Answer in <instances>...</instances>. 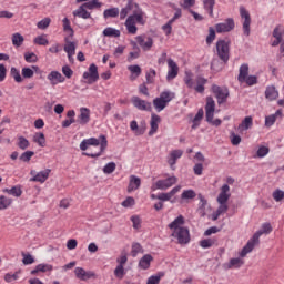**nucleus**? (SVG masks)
<instances>
[{
  "mask_svg": "<svg viewBox=\"0 0 284 284\" xmlns=\"http://www.w3.org/2000/svg\"><path fill=\"white\" fill-rule=\"evenodd\" d=\"M274 232V227H272V223L265 222L261 225V229L256 231L250 240V252H253L255 247L261 245V236H268Z\"/></svg>",
  "mask_w": 284,
  "mask_h": 284,
  "instance_id": "obj_1",
  "label": "nucleus"
},
{
  "mask_svg": "<svg viewBox=\"0 0 284 284\" xmlns=\"http://www.w3.org/2000/svg\"><path fill=\"white\" fill-rule=\"evenodd\" d=\"M85 141L89 145H100V151L98 153H84V156H90L91 159H99V156H101V154H103L108 149V138L103 134H101L99 139L90 138L85 139Z\"/></svg>",
  "mask_w": 284,
  "mask_h": 284,
  "instance_id": "obj_2",
  "label": "nucleus"
},
{
  "mask_svg": "<svg viewBox=\"0 0 284 284\" xmlns=\"http://www.w3.org/2000/svg\"><path fill=\"white\" fill-rule=\"evenodd\" d=\"M136 23L139 26H145V14H131L126 18L124 26L129 34H136V30H139V28H136Z\"/></svg>",
  "mask_w": 284,
  "mask_h": 284,
  "instance_id": "obj_3",
  "label": "nucleus"
},
{
  "mask_svg": "<svg viewBox=\"0 0 284 284\" xmlns=\"http://www.w3.org/2000/svg\"><path fill=\"white\" fill-rule=\"evenodd\" d=\"M216 52L220 61H222V65H227V62L230 61V42L217 40Z\"/></svg>",
  "mask_w": 284,
  "mask_h": 284,
  "instance_id": "obj_4",
  "label": "nucleus"
},
{
  "mask_svg": "<svg viewBox=\"0 0 284 284\" xmlns=\"http://www.w3.org/2000/svg\"><path fill=\"white\" fill-rule=\"evenodd\" d=\"M179 179L176 176H170L164 180H158L152 186L151 190L154 192V190H170L172 185H176V182Z\"/></svg>",
  "mask_w": 284,
  "mask_h": 284,
  "instance_id": "obj_5",
  "label": "nucleus"
},
{
  "mask_svg": "<svg viewBox=\"0 0 284 284\" xmlns=\"http://www.w3.org/2000/svg\"><path fill=\"white\" fill-rule=\"evenodd\" d=\"M212 92L217 99L219 105L227 102V97H230V90L227 88H221L220 85L213 84Z\"/></svg>",
  "mask_w": 284,
  "mask_h": 284,
  "instance_id": "obj_6",
  "label": "nucleus"
},
{
  "mask_svg": "<svg viewBox=\"0 0 284 284\" xmlns=\"http://www.w3.org/2000/svg\"><path fill=\"white\" fill-rule=\"evenodd\" d=\"M82 79H85L89 85L97 83L99 81V67L94 63L90 64L88 71L82 74Z\"/></svg>",
  "mask_w": 284,
  "mask_h": 284,
  "instance_id": "obj_7",
  "label": "nucleus"
},
{
  "mask_svg": "<svg viewBox=\"0 0 284 284\" xmlns=\"http://www.w3.org/2000/svg\"><path fill=\"white\" fill-rule=\"evenodd\" d=\"M171 236L178 239L180 245H187L190 243V230L187 227H179L178 231H173Z\"/></svg>",
  "mask_w": 284,
  "mask_h": 284,
  "instance_id": "obj_8",
  "label": "nucleus"
},
{
  "mask_svg": "<svg viewBox=\"0 0 284 284\" xmlns=\"http://www.w3.org/2000/svg\"><path fill=\"white\" fill-rule=\"evenodd\" d=\"M50 172H52L50 169H45L44 171H40L38 173L36 170H31L30 175L33 178H31L30 181L34 183H45L50 178Z\"/></svg>",
  "mask_w": 284,
  "mask_h": 284,
  "instance_id": "obj_9",
  "label": "nucleus"
},
{
  "mask_svg": "<svg viewBox=\"0 0 284 284\" xmlns=\"http://www.w3.org/2000/svg\"><path fill=\"white\" fill-rule=\"evenodd\" d=\"M131 102L134 105V108H136V110H141L142 112H152V102L142 100L136 95L131 98Z\"/></svg>",
  "mask_w": 284,
  "mask_h": 284,
  "instance_id": "obj_10",
  "label": "nucleus"
},
{
  "mask_svg": "<svg viewBox=\"0 0 284 284\" xmlns=\"http://www.w3.org/2000/svg\"><path fill=\"white\" fill-rule=\"evenodd\" d=\"M234 28L235 23L233 18H227L224 22L215 24V30L219 34L223 32H232Z\"/></svg>",
  "mask_w": 284,
  "mask_h": 284,
  "instance_id": "obj_11",
  "label": "nucleus"
},
{
  "mask_svg": "<svg viewBox=\"0 0 284 284\" xmlns=\"http://www.w3.org/2000/svg\"><path fill=\"white\" fill-rule=\"evenodd\" d=\"M237 81L241 83V85H243V83L250 85V65L247 63H244L240 67Z\"/></svg>",
  "mask_w": 284,
  "mask_h": 284,
  "instance_id": "obj_12",
  "label": "nucleus"
},
{
  "mask_svg": "<svg viewBox=\"0 0 284 284\" xmlns=\"http://www.w3.org/2000/svg\"><path fill=\"white\" fill-rule=\"evenodd\" d=\"M74 274L79 281H90V278H97V274L94 272L85 271L83 267H75Z\"/></svg>",
  "mask_w": 284,
  "mask_h": 284,
  "instance_id": "obj_13",
  "label": "nucleus"
},
{
  "mask_svg": "<svg viewBox=\"0 0 284 284\" xmlns=\"http://www.w3.org/2000/svg\"><path fill=\"white\" fill-rule=\"evenodd\" d=\"M240 16H241V19H244V22H243L244 34L245 37H250V11H247L245 7L241 6Z\"/></svg>",
  "mask_w": 284,
  "mask_h": 284,
  "instance_id": "obj_14",
  "label": "nucleus"
},
{
  "mask_svg": "<svg viewBox=\"0 0 284 284\" xmlns=\"http://www.w3.org/2000/svg\"><path fill=\"white\" fill-rule=\"evenodd\" d=\"M168 65H169V71L166 75V81H172L173 79H176L179 77V64L174 62L171 58L168 59Z\"/></svg>",
  "mask_w": 284,
  "mask_h": 284,
  "instance_id": "obj_15",
  "label": "nucleus"
},
{
  "mask_svg": "<svg viewBox=\"0 0 284 284\" xmlns=\"http://www.w3.org/2000/svg\"><path fill=\"white\" fill-rule=\"evenodd\" d=\"M135 40L139 43V45L142 48V50H144V52L152 50V45H154V39H152V37L146 38V42H145V37L143 36L135 37Z\"/></svg>",
  "mask_w": 284,
  "mask_h": 284,
  "instance_id": "obj_16",
  "label": "nucleus"
},
{
  "mask_svg": "<svg viewBox=\"0 0 284 284\" xmlns=\"http://www.w3.org/2000/svg\"><path fill=\"white\" fill-rule=\"evenodd\" d=\"M48 81H50L51 85H59V83H65V77L61 74L59 71H51L48 77Z\"/></svg>",
  "mask_w": 284,
  "mask_h": 284,
  "instance_id": "obj_17",
  "label": "nucleus"
},
{
  "mask_svg": "<svg viewBox=\"0 0 284 284\" xmlns=\"http://www.w3.org/2000/svg\"><path fill=\"white\" fill-rule=\"evenodd\" d=\"M131 131L135 133L136 136H142L145 134V130L148 129L145 122H141L140 125L136 120L130 122Z\"/></svg>",
  "mask_w": 284,
  "mask_h": 284,
  "instance_id": "obj_18",
  "label": "nucleus"
},
{
  "mask_svg": "<svg viewBox=\"0 0 284 284\" xmlns=\"http://www.w3.org/2000/svg\"><path fill=\"white\" fill-rule=\"evenodd\" d=\"M77 122L80 125H88L90 123V109L82 106L80 109V115H78Z\"/></svg>",
  "mask_w": 284,
  "mask_h": 284,
  "instance_id": "obj_19",
  "label": "nucleus"
},
{
  "mask_svg": "<svg viewBox=\"0 0 284 284\" xmlns=\"http://www.w3.org/2000/svg\"><path fill=\"white\" fill-rule=\"evenodd\" d=\"M230 185L224 184L221 187V192L217 196V203L219 204H227V201H230Z\"/></svg>",
  "mask_w": 284,
  "mask_h": 284,
  "instance_id": "obj_20",
  "label": "nucleus"
},
{
  "mask_svg": "<svg viewBox=\"0 0 284 284\" xmlns=\"http://www.w3.org/2000/svg\"><path fill=\"white\" fill-rule=\"evenodd\" d=\"M178 192H181V185H178L173 187L170 192L168 193H160L158 194V201L164 203L165 201H171L172 196L178 194Z\"/></svg>",
  "mask_w": 284,
  "mask_h": 284,
  "instance_id": "obj_21",
  "label": "nucleus"
},
{
  "mask_svg": "<svg viewBox=\"0 0 284 284\" xmlns=\"http://www.w3.org/2000/svg\"><path fill=\"white\" fill-rule=\"evenodd\" d=\"M159 123H161V116L156 115V113H153L151 115V122H150V131L149 136H153L159 131Z\"/></svg>",
  "mask_w": 284,
  "mask_h": 284,
  "instance_id": "obj_22",
  "label": "nucleus"
},
{
  "mask_svg": "<svg viewBox=\"0 0 284 284\" xmlns=\"http://www.w3.org/2000/svg\"><path fill=\"white\" fill-rule=\"evenodd\" d=\"M245 265V261L241 257H233L229 261L227 264L224 265L226 270H239L240 267H243Z\"/></svg>",
  "mask_w": 284,
  "mask_h": 284,
  "instance_id": "obj_23",
  "label": "nucleus"
},
{
  "mask_svg": "<svg viewBox=\"0 0 284 284\" xmlns=\"http://www.w3.org/2000/svg\"><path fill=\"white\" fill-rule=\"evenodd\" d=\"M73 17H79V19H92V14L85 7H83V4L73 11Z\"/></svg>",
  "mask_w": 284,
  "mask_h": 284,
  "instance_id": "obj_24",
  "label": "nucleus"
},
{
  "mask_svg": "<svg viewBox=\"0 0 284 284\" xmlns=\"http://www.w3.org/2000/svg\"><path fill=\"white\" fill-rule=\"evenodd\" d=\"M64 41V52H67L68 57H74V54H77V43L70 41L68 38H65Z\"/></svg>",
  "mask_w": 284,
  "mask_h": 284,
  "instance_id": "obj_25",
  "label": "nucleus"
},
{
  "mask_svg": "<svg viewBox=\"0 0 284 284\" xmlns=\"http://www.w3.org/2000/svg\"><path fill=\"white\" fill-rule=\"evenodd\" d=\"M52 270H54L52 264H38L36 268L31 271V276H37L38 272L45 274V272H52Z\"/></svg>",
  "mask_w": 284,
  "mask_h": 284,
  "instance_id": "obj_26",
  "label": "nucleus"
},
{
  "mask_svg": "<svg viewBox=\"0 0 284 284\" xmlns=\"http://www.w3.org/2000/svg\"><path fill=\"white\" fill-rule=\"evenodd\" d=\"M265 99H267L268 101H276V99H278V91L276 90V87H266Z\"/></svg>",
  "mask_w": 284,
  "mask_h": 284,
  "instance_id": "obj_27",
  "label": "nucleus"
},
{
  "mask_svg": "<svg viewBox=\"0 0 284 284\" xmlns=\"http://www.w3.org/2000/svg\"><path fill=\"white\" fill-rule=\"evenodd\" d=\"M141 187V178H138L135 175L130 176V182L128 186V192H134V190H139Z\"/></svg>",
  "mask_w": 284,
  "mask_h": 284,
  "instance_id": "obj_28",
  "label": "nucleus"
},
{
  "mask_svg": "<svg viewBox=\"0 0 284 284\" xmlns=\"http://www.w3.org/2000/svg\"><path fill=\"white\" fill-rule=\"evenodd\" d=\"M214 6H216V0H203L204 10L209 12L211 19H214Z\"/></svg>",
  "mask_w": 284,
  "mask_h": 284,
  "instance_id": "obj_29",
  "label": "nucleus"
},
{
  "mask_svg": "<svg viewBox=\"0 0 284 284\" xmlns=\"http://www.w3.org/2000/svg\"><path fill=\"white\" fill-rule=\"evenodd\" d=\"M154 261V257H152L150 254H145L141 257L139 262V266L141 270H150V264Z\"/></svg>",
  "mask_w": 284,
  "mask_h": 284,
  "instance_id": "obj_30",
  "label": "nucleus"
},
{
  "mask_svg": "<svg viewBox=\"0 0 284 284\" xmlns=\"http://www.w3.org/2000/svg\"><path fill=\"white\" fill-rule=\"evenodd\" d=\"M180 225H185V217L183 215H179L173 222L169 224L170 230H174V232L179 231V227H183Z\"/></svg>",
  "mask_w": 284,
  "mask_h": 284,
  "instance_id": "obj_31",
  "label": "nucleus"
},
{
  "mask_svg": "<svg viewBox=\"0 0 284 284\" xmlns=\"http://www.w3.org/2000/svg\"><path fill=\"white\" fill-rule=\"evenodd\" d=\"M102 34L103 37H113L114 39H119V37H121V31L119 29L108 27L103 30Z\"/></svg>",
  "mask_w": 284,
  "mask_h": 284,
  "instance_id": "obj_32",
  "label": "nucleus"
},
{
  "mask_svg": "<svg viewBox=\"0 0 284 284\" xmlns=\"http://www.w3.org/2000/svg\"><path fill=\"white\" fill-rule=\"evenodd\" d=\"M128 70L131 71V81H134L141 77V67L139 64L129 65Z\"/></svg>",
  "mask_w": 284,
  "mask_h": 284,
  "instance_id": "obj_33",
  "label": "nucleus"
},
{
  "mask_svg": "<svg viewBox=\"0 0 284 284\" xmlns=\"http://www.w3.org/2000/svg\"><path fill=\"white\" fill-rule=\"evenodd\" d=\"M103 17L104 19H116V17H119V8L105 9Z\"/></svg>",
  "mask_w": 284,
  "mask_h": 284,
  "instance_id": "obj_34",
  "label": "nucleus"
},
{
  "mask_svg": "<svg viewBox=\"0 0 284 284\" xmlns=\"http://www.w3.org/2000/svg\"><path fill=\"white\" fill-rule=\"evenodd\" d=\"M153 105L156 112H163V110L168 108V104L165 103V101H163L160 97L153 100Z\"/></svg>",
  "mask_w": 284,
  "mask_h": 284,
  "instance_id": "obj_35",
  "label": "nucleus"
},
{
  "mask_svg": "<svg viewBox=\"0 0 284 284\" xmlns=\"http://www.w3.org/2000/svg\"><path fill=\"white\" fill-rule=\"evenodd\" d=\"M83 7H85L87 10H97L103 6V3L99 2V0H91L89 2L82 3Z\"/></svg>",
  "mask_w": 284,
  "mask_h": 284,
  "instance_id": "obj_36",
  "label": "nucleus"
},
{
  "mask_svg": "<svg viewBox=\"0 0 284 284\" xmlns=\"http://www.w3.org/2000/svg\"><path fill=\"white\" fill-rule=\"evenodd\" d=\"M141 252H143V246H141V243L134 242L131 246V256H133V258H136V256H139Z\"/></svg>",
  "mask_w": 284,
  "mask_h": 284,
  "instance_id": "obj_37",
  "label": "nucleus"
},
{
  "mask_svg": "<svg viewBox=\"0 0 284 284\" xmlns=\"http://www.w3.org/2000/svg\"><path fill=\"white\" fill-rule=\"evenodd\" d=\"M3 192H7V194H10L11 196H17V197L23 194L21 186H12L11 189H4Z\"/></svg>",
  "mask_w": 284,
  "mask_h": 284,
  "instance_id": "obj_38",
  "label": "nucleus"
},
{
  "mask_svg": "<svg viewBox=\"0 0 284 284\" xmlns=\"http://www.w3.org/2000/svg\"><path fill=\"white\" fill-rule=\"evenodd\" d=\"M174 97H176V94H174V92H170V91H163L160 93V98L164 101V103L168 105V103H170V101H172L174 99Z\"/></svg>",
  "mask_w": 284,
  "mask_h": 284,
  "instance_id": "obj_39",
  "label": "nucleus"
},
{
  "mask_svg": "<svg viewBox=\"0 0 284 284\" xmlns=\"http://www.w3.org/2000/svg\"><path fill=\"white\" fill-rule=\"evenodd\" d=\"M18 148L20 150H28L30 148V141L26 136L20 135L18 138Z\"/></svg>",
  "mask_w": 284,
  "mask_h": 284,
  "instance_id": "obj_40",
  "label": "nucleus"
},
{
  "mask_svg": "<svg viewBox=\"0 0 284 284\" xmlns=\"http://www.w3.org/2000/svg\"><path fill=\"white\" fill-rule=\"evenodd\" d=\"M197 197L200 199L199 212L202 213V216H205V207H207V200L203 194H199Z\"/></svg>",
  "mask_w": 284,
  "mask_h": 284,
  "instance_id": "obj_41",
  "label": "nucleus"
},
{
  "mask_svg": "<svg viewBox=\"0 0 284 284\" xmlns=\"http://www.w3.org/2000/svg\"><path fill=\"white\" fill-rule=\"evenodd\" d=\"M33 141L34 143H38V145H40V148H45V134L43 133H36L33 136Z\"/></svg>",
  "mask_w": 284,
  "mask_h": 284,
  "instance_id": "obj_42",
  "label": "nucleus"
},
{
  "mask_svg": "<svg viewBox=\"0 0 284 284\" xmlns=\"http://www.w3.org/2000/svg\"><path fill=\"white\" fill-rule=\"evenodd\" d=\"M10 74L14 79L16 83H23V78L21 77V72L17 68L12 67Z\"/></svg>",
  "mask_w": 284,
  "mask_h": 284,
  "instance_id": "obj_43",
  "label": "nucleus"
},
{
  "mask_svg": "<svg viewBox=\"0 0 284 284\" xmlns=\"http://www.w3.org/2000/svg\"><path fill=\"white\" fill-rule=\"evenodd\" d=\"M32 156H34V151H26L19 156V160L22 161V163H30Z\"/></svg>",
  "mask_w": 284,
  "mask_h": 284,
  "instance_id": "obj_44",
  "label": "nucleus"
},
{
  "mask_svg": "<svg viewBox=\"0 0 284 284\" xmlns=\"http://www.w3.org/2000/svg\"><path fill=\"white\" fill-rule=\"evenodd\" d=\"M24 38L21 36V33H14L12 36V43L16 45V48H21L23 45Z\"/></svg>",
  "mask_w": 284,
  "mask_h": 284,
  "instance_id": "obj_45",
  "label": "nucleus"
},
{
  "mask_svg": "<svg viewBox=\"0 0 284 284\" xmlns=\"http://www.w3.org/2000/svg\"><path fill=\"white\" fill-rule=\"evenodd\" d=\"M216 110V102L214 101V98L211 95L206 98V104H205V111H215Z\"/></svg>",
  "mask_w": 284,
  "mask_h": 284,
  "instance_id": "obj_46",
  "label": "nucleus"
},
{
  "mask_svg": "<svg viewBox=\"0 0 284 284\" xmlns=\"http://www.w3.org/2000/svg\"><path fill=\"white\" fill-rule=\"evenodd\" d=\"M9 205H12V199L1 195L0 196V210H8Z\"/></svg>",
  "mask_w": 284,
  "mask_h": 284,
  "instance_id": "obj_47",
  "label": "nucleus"
},
{
  "mask_svg": "<svg viewBox=\"0 0 284 284\" xmlns=\"http://www.w3.org/2000/svg\"><path fill=\"white\" fill-rule=\"evenodd\" d=\"M182 200L196 199V192L192 189L184 190L181 194Z\"/></svg>",
  "mask_w": 284,
  "mask_h": 284,
  "instance_id": "obj_48",
  "label": "nucleus"
},
{
  "mask_svg": "<svg viewBox=\"0 0 284 284\" xmlns=\"http://www.w3.org/2000/svg\"><path fill=\"white\" fill-rule=\"evenodd\" d=\"M214 39H216V30L213 27L209 28V36L206 37L207 45H212L214 43Z\"/></svg>",
  "mask_w": 284,
  "mask_h": 284,
  "instance_id": "obj_49",
  "label": "nucleus"
},
{
  "mask_svg": "<svg viewBox=\"0 0 284 284\" xmlns=\"http://www.w3.org/2000/svg\"><path fill=\"white\" fill-rule=\"evenodd\" d=\"M184 83L190 90L194 88V80L192 79V72H185Z\"/></svg>",
  "mask_w": 284,
  "mask_h": 284,
  "instance_id": "obj_50",
  "label": "nucleus"
},
{
  "mask_svg": "<svg viewBox=\"0 0 284 284\" xmlns=\"http://www.w3.org/2000/svg\"><path fill=\"white\" fill-rule=\"evenodd\" d=\"M132 10V1H129L125 8H122L120 11V19L123 21L125 17H128V13Z\"/></svg>",
  "mask_w": 284,
  "mask_h": 284,
  "instance_id": "obj_51",
  "label": "nucleus"
},
{
  "mask_svg": "<svg viewBox=\"0 0 284 284\" xmlns=\"http://www.w3.org/2000/svg\"><path fill=\"white\" fill-rule=\"evenodd\" d=\"M270 154V148L267 146H260L256 152L257 159H263L264 156H267Z\"/></svg>",
  "mask_w": 284,
  "mask_h": 284,
  "instance_id": "obj_52",
  "label": "nucleus"
},
{
  "mask_svg": "<svg viewBox=\"0 0 284 284\" xmlns=\"http://www.w3.org/2000/svg\"><path fill=\"white\" fill-rule=\"evenodd\" d=\"M24 61H27V63H37L39 58L34 54V52H27L24 53Z\"/></svg>",
  "mask_w": 284,
  "mask_h": 284,
  "instance_id": "obj_53",
  "label": "nucleus"
},
{
  "mask_svg": "<svg viewBox=\"0 0 284 284\" xmlns=\"http://www.w3.org/2000/svg\"><path fill=\"white\" fill-rule=\"evenodd\" d=\"M162 276H164L163 273H159V275H152L148 278L146 284H160Z\"/></svg>",
  "mask_w": 284,
  "mask_h": 284,
  "instance_id": "obj_54",
  "label": "nucleus"
},
{
  "mask_svg": "<svg viewBox=\"0 0 284 284\" xmlns=\"http://www.w3.org/2000/svg\"><path fill=\"white\" fill-rule=\"evenodd\" d=\"M114 276L122 280L125 276V268L122 265H118L114 270Z\"/></svg>",
  "mask_w": 284,
  "mask_h": 284,
  "instance_id": "obj_55",
  "label": "nucleus"
},
{
  "mask_svg": "<svg viewBox=\"0 0 284 284\" xmlns=\"http://www.w3.org/2000/svg\"><path fill=\"white\" fill-rule=\"evenodd\" d=\"M114 170H116V163H114V162H109L103 168L104 174H112V172H114Z\"/></svg>",
  "mask_w": 284,
  "mask_h": 284,
  "instance_id": "obj_56",
  "label": "nucleus"
},
{
  "mask_svg": "<svg viewBox=\"0 0 284 284\" xmlns=\"http://www.w3.org/2000/svg\"><path fill=\"white\" fill-rule=\"evenodd\" d=\"M51 21L52 20L50 18H44L41 21H39L37 26L39 30H45V28L50 27Z\"/></svg>",
  "mask_w": 284,
  "mask_h": 284,
  "instance_id": "obj_57",
  "label": "nucleus"
},
{
  "mask_svg": "<svg viewBox=\"0 0 284 284\" xmlns=\"http://www.w3.org/2000/svg\"><path fill=\"white\" fill-rule=\"evenodd\" d=\"M33 43H36V45H48L50 41H48V39L43 36H38L34 38Z\"/></svg>",
  "mask_w": 284,
  "mask_h": 284,
  "instance_id": "obj_58",
  "label": "nucleus"
},
{
  "mask_svg": "<svg viewBox=\"0 0 284 284\" xmlns=\"http://www.w3.org/2000/svg\"><path fill=\"white\" fill-rule=\"evenodd\" d=\"M146 83L151 84L154 83V77H156V70L150 69L149 72H146Z\"/></svg>",
  "mask_w": 284,
  "mask_h": 284,
  "instance_id": "obj_59",
  "label": "nucleus"
},
{
  "mask_svg": "<svg viewBox=\"0 0 284 284\" xmlns=\"http://www.w3.org/2000/svg\"><path fill=\"white\" fill-rule=\"evenodd\" d=\"M22 77L23 79H32V77H34V70L28 67L22 68Z\"/></svg>",
  "mask_w": 284,
  "mask_h": 284,
  "instance_id": "obj_60",
  "label": "nucleus"
},
{
  "mask_svg": "<svg viewBox=\"0 0 284 284\" xmlns=\"http://www.w3.org/2000/svg\"><path fill=\"white\" fill-rule=\"evenodd\" d=\"M200 245L204 250H207L209 247H212V245H214V240H212V239H204V240L200 241Z\"/></svg>",
  "mask_w": 284,
  "mask_h": 284,
  "instance_id": "obj_61",
  "label": "nucleus"
},
{
  "mask_svg": "<svg viewBox=\"0 0 284 284\" xmlns=\"http://www.w3.org/2000/svg\"><path fill=\"white\" fill-rule=\"evenodd\" d=\"M22 256H23V260H22L23 265H32V263H34V257L31 254L22 253Z\"/></svg>",
  "mask_w": 284,
  "mask_h": 284,
  "instance_id": "obj_62",
  "label": "nucleus"
},
{
  "mask_svg": "<svg viewBox=\"0 0 284 284\" xmlns=\"http://www.w3.org/2000/svg\"><path fill=\"white\" fill-rule=\"evenodd\" d=\"M237 130L243 132L244 130H250V116H246L244 121L239 125Z\"/></svg>",
  "mask_w": 284,
  "mask_h": 284,
  "instance_id": "obj_63",
  "label": "nucleus"
},
{
  "mask_svg": "<svg viewBox=\"0 0 284 284\" xmlns=\"http://www.w3.org/2000/svg\"><path fill=\"white\" fill-rule=\"evenodd\" d=\"M273 199H274V201H276V203H280V201L282 200V199H284V191H281V190H275L274 192H273Z\"/></svg>",
  "mask_w": 284,
  "mask_h": 284,
  "instance_id": "obj_64",
  "label": "nucleus"
}]
</instances>
